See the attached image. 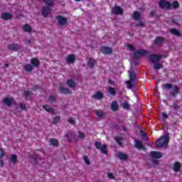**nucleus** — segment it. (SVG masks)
Instances as JSON below:
<instances>
[{"label": "nucleus", "instance_id": "9", "mask_svg": "<svg viewBox=\"0 0 182 182\" xmlns=\"http://www.w3.org/2000/svg\"><path fill=\"white\" fill-rule=\"evenodd\" d=\"M147 54V51L144 50H137L134 53V55L136 58H141V56H145V55Z\"/></svg>", "mask_w": 182, "mask_h": 182}, {"label": "nucleus", "instance_id": "51", "mask_svg": "<svg viewBox=\"0 0 182 182\" xmlns=\"http://www.w3.org/2000/svg\"><path fill=\"white\" fill-rule=\"evenodd\" d=\"M24 95H25L26 97H28V96H29L31 95V92L29 91H26L24 92Z\"/></svg>", "mask_w": 182, "mask_h": 182}, {"label": "nucleus", "instance_id": "3", "mask_svg": "<svg viewBox=\"0 0 182 182\" xmlns=\"http://www.w3.org/2000/svg\"><path fill=\"white\" fill-rule=\"evenodd\" d=\"M164 90H170L171 89L172 95H176V93H178V87L171 85V84L165 83L161 85Z\"/></svg>", "mask_w": 182, "mask_h": 182}, {"label": "nucleus", "instance_id": "35", "mask_svg": "<svg viewBox=\"0 0 182 182\" xmlns=\"http://www.w3.org/2000/svg\"><path fill=\"white\" fill-rule=\"evenodd\" d=\"M154 68L156 70H159V69H161V68H163V65H161V63H155Z\"/></svg>", "mask_w": 182, "mask_h": 182}, {"label": "nucleus", "instance_id": "39", "mask_svg": "<svg viewBox=\"0 0 182 182\" xmlns=\"http://www.w3.org/2000/svg\"><path fill=\"white\" fill-rule=\"evenodd\" d=\"M44 1L49 6H53V0H44Z\"/></svg>", "mask_w": 182, "mask_h": 182}, {"label": "nucleus", "instance_id": "16", "mask_svg": "<svg viewBox=\"0 0 182 182\" xmlns=\"http://www.w3.org/2000/svg\"><path fill=\"white\" fill-rule=\"evenodd\" d=\"M60 93H63V95H70L72 94V92L68 90V88L60 87Z\"/></svg>", "mask_w": 182, "mask_h": 182}, {"label": "nucleus", "instance_id": "30", "mask_svg": "<svg viewBox=\"0 0 182 182\" xmlns=\"http://www.w3.org/2000/svg\"><path fill=\"white\" fill-rule=\"evenodd\" d=\"M23 68L26 72H32L33 70V66L31 65L30 64H27L24 65Z\"/></svg>", "mask_w": 182, "mask_h": 182}, {"label": "nucleus", "instance_id": "53", "mask_svg": "<svg viewBox=\"0 0 182 182\" xmlns=\"http://www.w3.org/2000/svg\"><path fill=\"white\" fill-rule=\"evenodd\" d=\"M151 16H154V11H151Z\"/></svg>", "mask_w": 182, "mask_h": 182}, {"label": "nucleus", "instance_id": "18", "mask_svg": "<svg viewBox=\"0 0 182 182\" xmlns=\"http://www.w3.org/2000/svg\"><path fill=\"white\" fill-rule=\"evenodd\" d=\"M151 156L153 159H161L163 155L159 151H152L151 152Z\"/></svg>", "mask_w": 182, "mask_h": 182}, {"label": "nucleus", "instance_id": "52", "mask_svg": "<svg viewBox=\"0 0 182 182\" xmlns=\"http://www.w3.org/2000/svg\"><path fill=\"white\" fill-rule=\"evenodd\" d=\"M0 166L2 167L4 166V162L2 161H0Z\"/></svg>", "mask_w": 182, "mask_h": 182}, {"label": "nucleus", "instance_id": "40", "mask_svg": "<svg viewBox=\"0 0 182 182\" xmlns=\"http://www.w3.org/2000/svg\"><path fill=\"white\" fill-rule=\"evenodd\" d=\"M122 107L124 109H129L130 108V105L127 103V102H122Z\"/></svg>", "mask_w": 182, "mask_h": 182}, {"label": "nucleus", "instance_id": "17", "mask_svg": "<svg viewBox=\"0 0 182 182\" xmlns=\"http://www.w3.org/2000/svg\"><path fill=\"white\" fill-rule=\"evenodd\" d=\"M101 52L107 55H110V53L112 52V50L109 47H102Z\"/></svg>", "mask_w": 182, "mask_h": 182}, {"label": "nucleus", "instance_id": "49", "mask_svg": "<svg viewBox=\"0 0 182 182\" xmlns=\"http://www.w3.org/2000/svg\"><path fill=\"white\" fill-rule=\"evenodd\" d=\"M20 108L21 109V110H26V107L23 104L20 105Z\"/></svg>", "mask_w": 182, "mask_h": 182}, {"label": "nucleus", "instance_id": "27", "mask_svg": "<svg viewBox=\"0 0 182 182\" xmlns=\"http://www.w3.org/2000/svg\"><path fill=\"white\" fill-rule=\"evenodd\" d=\"M43 108L46 109V112H48V113H51L53 114L55 113V111L52 109V107L48 106V105H44L43 106Z\"/></svg>", "mask_w": 182, "mask_h": 182}, {"label": "nucleus", "instance_id": "42", "mask_svg": "<svg viewBox=\"0 0 182 182\" xmlns=\"http://www.w3.org/2000/svg\"><path fill=\"white\" fill-rule=\"evenodd\" d=\"M59 120H60V117L56 116V117L53 119V123H54L55 124H56L57 123H59Z\"/></svg>", "mask_w": 182, "mask_h": 182}, {"label": "nucleus", "instance_id": "20", "mask_svg": "<svg viewBox=\"0 0 182 182\" xmlns=\"http://www.w3.org/2000/svg\"><path fill=\"white\" fill-rule=\"evenodd\" d=\"M31 63L33 68H38V66H39V60L37 58H33L31 60Z\"/></svg>", "mask_w": 182, "mask_h": 182}, {"label": "nucleus", "instance_id": "11", "mask_svg": "<svg viewBox=\"0 0 182 182\" xmlns=\"http://www.w3.org/2000/svg\"><path fill=\"white\" fill-rule=\"evenodd\" d=\"M3 103L6 106H11L14 103V98L12 97H6L3 99Z\"/></svg>", "mask_w": 182, "mask_h": 182}, {"label": "nucleus", "instance_id": "56", "mask_svg": "<svg viewBox=\"0 0 182 182\" xmlns=\"http://www.w3.org/2000/svg\"><path fill=\"white\" fill-rule=\"evenodd\" d=\"M66 136H67V137H68V135H66Z\"/></svg>", "mask_w": 182, "mask_h": 182}, {"label": "nucleus", "instance_id": "10", "mask_svg": "<svg viewBox=\"0 0 182 182\" xmlns=\"http://www.w3.org/2000/svg\"><path fill=\"white\" fill-rule=\"evenodd\" d=\"M67 63H74L75 60H76V57L73 54H70L65 58Z\"/></svg>", "mask_w": 182, "mask_h": 182}, {"label": "nucleus", "instance_id": "8", "mask_svg": "<svg viewBox=\"0 0 182 182\" xmlns=\"http://www.w3.org/2000/svg\"><path fill=\"white\" fill-rule=\"evenodd\" d=\"M56 19L59 23V25H66V23L68 22V20L66 18L62 16H58L56 17Z\"/></svg>", "mask_w": 182, "mask_h": 182}, {"label": "nucleus", "instance_id": "37", "mask_svg": "<svg viewBox=\"0 0 182 182\" xmlns=\"http://www.w3.org/2000/svg\"><path fill=\"white\" fill-rule=\"evenodd\" d=\"M164 39L161 37H158L156 40H155V43H156V45H160V43H161V42H163Z\"/></svg>", "mask_w": 182, "mask_h": 182}, {"label": "nucleus", "instance_id": "15", "mask_svg": "<svg viewBox=\"0 0 182 182\" xmlns=\"http://www.w3.org/2000/svg\"><path fill=\"white\" fill-rule=\"evenodd\" d=\"M1 19L4 21H8L9 19H12V14L9 13H3L1 16Z\"/></svg>", "mask_w": 182, "mask_h": 182}, {"label": "nucleus", "instance_id": "2", "mask_svg": "<svg viewBox=\"0 0 182 182\" xmlns=\"http://www.w3.org/2000/svg\"><path fill=\"white\" fill-rule=\"evenodd\" d=\"M168 134H166L162 136L159 139L156 141V146L158 147H166L168 144Z\"/></svg>", "mask_w": 182, "mask_h": 182}, {"label": "nucleus", "instance_id": "36", "mask_svg": "<svg viewBox=\"0 0 182 182\" xmlns=\"http://www.w3.org/2000/svg\"><path fill=\"white\" fill-rule=\"evenodd\" d=\"M122 141H123V138L120 136H116L115 137V141L119 144V146H122Z\"/></svg>", "mask_w": 182, "mask_h": 182}, {"label": "nucleus", "instance_id": "22", "mask_svg": "<svg viewBox=\"0 0 182 182\" xmlns=\"http://www.w3.org/2000/svg\"><path fill=\"white\" fill-rule=\"evenodd\" d=\"M95 116L97 117V119H102L103 116H105V112L103 111L97 110L95 112Z\"/></svg>", "mask_w": 182, "mask_h": 182}, {"label": "nucleus", "instance_id": "7", "mask_svg": "<svg viewBox=\"0 0 182 182\" xmlns=\"http://www.w3.org/2000/svg\"><path fill=\"white\" fill-rule=\"evenodd\" d=\"M9 50H12L13 52H16V50H19L21 49V46L18 44L12 43L8 46Z\"/></svg>", "mask_w": 182, "mask_h": 182}, {"label": "nucleus", "instance_id": "1", "mask_svg": "<svg viewBox=\"0 0 182 182\" xmlns=\"http://www.w3.org/2000/svg\"><path fill=\"white\" fill-rule=\"evenodd\" d=\"M128 73L129 76V80L127 81V87H128V89H132V87H133V85H134V79H136V73L133 70H129Z\"/></svg>", "mask_w": 182, "mask_h": 182}, {"label": "nucleus", "instance_id": "21", "mask_svg": "<svg viewBox=\"0 0 182 182\" xmlns=\"http://www.w3.org/2000/svg\"><path fill=\"white\" fill-rule=\"evenodd\" d=\"M23 31L24 32H28V33H30V32H32V27H31V26H29V24H25L23 26Z\"/></svg>", "mask_w": 182, "mask_h": 182}, {"label": "nucleus", "instance_id": "55", "mask_svg": "<svg viewBox=\"0 0 182 182\" xmlns=\"http://www.w3.org/2000/svg\"><path fill=\"white\" fill-rule=\"evenodd\" d=\"M75 1H77V2H79V1H82V0H75Z\"/></svg>", "mask_w": 182, "mask_h": 182}, {"label": "nucleus", "instance_id": "32", "mask_svg": "<svg viewBox=\"0 0 182 182\" xmlns=\"http://www.w3.org/2000/svg\"><path fill=\"white\" fill-rule=\"evenodd\" d=\"M140 16H141L140 13H139L138 11L134 12L133 18H134V19H135V21L140 19Z\"/></svg>", "mask_w": 182, "mask_h": 182}, {"label": "nucleus", "instance_id": "13", "mask_svg": "<svg viewBox=\"0 0 182 182\" xmlns=\"http://www.w3.org/2000/svg\"><path fill=\"white\" fill-rule=\"evenodd\" d=\"M112 14H115L116 15H122L123 14V10L119 6H115L112 11Z\"/></svg>", "mask_w": 182, "mask_h": 182}, {"label": "nucleus", "instance_id": "41", "mask_svg": "<svg viewBox=\"0 0 182 182\" xmlns=\"http://www.w3.org/2000/svg\"><path fill=\"white\" fill-rule=\"evenodd\" d=\"M127 49H128V50H134V49H136V48L134 47V46H133L132 44H128Z\"/></svg>", "mask_w": 182, "mask_h": 182}, {"label": "nucleus", "instance_id": "5", "mask_svg": "<svg viewBox=\"0 0 182 182\" xmlns=\"http://www.w3.org/2000/svg\"><path fill=\"white\" fill-rule=\"evenodd\" d=\"M159 5L162 9H170L171 8V4L167 0H161Z\"/></svg>", "mask_w": 182, "mask_h": 182}, {"label": "nucleus", "instance_id": "26", "mask_svg": "<svg viewBox=\"0 0 182 182\" xmlns=\"http://www.w3.org/2000/svg\"><path fill=\"white\" fill-rule=\"evenodd\" d=\"M170 32L172 35H174L175 36H181L180 31H178V30H177L176 28L171 29Z\"/></svg>", "mask_w": 182, "mask_h": 182}, {"label": "nucleus", "instance_id": "29", "mask_svg": "<svg viewBox=\"0 0 182 182\" xmlns=\"http://www.w3.org/2000/svg\"><path fill=\"white\" fill-rule=\"evenodd\" d=\"M95 64H96V60H95L94 59H89L87 61V65L89 68H93V66H95Z\"/></svg>", "mask_w": 182, "mask_h": 182}, {"label": "nucleus", "instance_id": "31", "mask_svg": "<svg viewBox=\"0 0 182 182\" xmlns=\"http://www.w3.org/2000/svg\"><path fill=\"white\" fill-rule=\"evenodd\" d=\"M118 157L119 160H127V156L122 152L118 154Z\"/></svg>", "mask_w": 182, "mask_h": 182}, {"label": "nucleus", "instance_id": "47", "mask_svg": "<svg viewBox=\"0 0 182 182\" xmlns=\"http://www.w3.org/2000/svg\"><path fill=\"white\" fill-rule=\"evenodd\" d=\"M136 26H144V22H143V21H139V22L136 23Z\"/></svg>", "mask_w": 182, "mask_h": 182}, {"label": "nucleus", "instance_id": "45", "mask_svg": "<svg viewBox=\"0 0 182 182\" xmlns=\"http://www.w3.org/2000/svg\"><path fill=\"white\" fill-rule=\"evenodd\" d=\"M4 156H5V153L4 152V150L2 149V148H0V159H2Z\"/></svg>", "mask_w": 182, "mask_h": 182}, {"label": "nucleus", "instance_id": "54", "mask_svg": "<svg viewBox=\"0 0 182 182\" xmlns=\"http://www.w3.org/2000/svg\"><path fill=\"white\" fill-rule=\"evenodd\" d=\"M50 102H52V97H50Z\"/></svg>", "mask_w": 182, "mask_h": 182}, {"label": "nucleus", "instance_id": "46", "mask_svg": "<svg viewBox=\"0 0 182 182\" xmlns=\"http://www.w3.org/2000/svg\"><path fill=\"white\" fill-rule=\"evenodd\" d=\"M68 122L70 123V124H75V119L70 117L68 119Z\"/></svg>", "mask_w": 182, "mask_h": 182}, {"label": "nucleus", "instance_id": "28", "mask_svg": "<svg viewBox=\"0 0 182 182\" xmlns=\"http://www.w3.org/2000/svg\"><path fill=\"white\" fill-rule=\"evenodd\" d=\"M111 109L112 110L116 111L119 109V105H117V102L116 101H114L111 104Z\"/></svg>", "mask_w": 182, "mask_h": 182}, {"label": "nucleus", "instance_id": "14", "mask_svg": "<svg viewBox=\"0 0 182 182\" xmlns=\"http://www.w3.org/2000/svg\"><path fill=\"white\" fill-rule=\"evenodd\" d=\"M66 84L69 87H71V89H75L76 87V82L72 79L68 80Z\"/></svg>", "mask_w": 182, "mask_h": 182}, {"label": "nucleus", "instance_id": "25", "mask_svg": "<svg viewBox=\"0 0 182 182\" xmlns=\"http://www.w3.org/2000/svg\"><path fill=\"white\" fill-rule=\"evenodd\" d=\"M9 161L13 164H15V163L18 161V156H16V155H11L9 158Z\"/></svg>", "mask_w": 182, "mask_h": 182}, {"label": "nucleus", "instance_id": "23", "mask_svg": "<svg viewBox=\"0 0 182 182\" xmlns=\"http://www.w3.org/2000/svg\"><path fill=\"white\" fill-rule=\"evenodd\" d=\"M180 168H181V165L180 164V163L175 162L173 164V171H175V172L178 171V170H180Z\"/></svg>", "mask_w": 182, "mask_h": 182}, {"label": "nucleus", "instance_id": "12", "mask_svg": "<svg viewBox=\"0 0 182 182\" xmlns=\"http://www.w3.org/2000/svg\"><path fill=\"white\" fill-rule=\"evenodd\" d=\"M92 99H95V100H100L103 99V92H97L94 95H92Z\"/></svg>", "mask_w": 182, "mask_h": 182}, {"label": "nucleus", "instance_id": "38", "mask_svg": "<svg viewBox=\"0 0 182 182\" xmlns=\"http://www.w3.org/2000/svg\"><path fill=\"white\" fill-rule=\"evenodd\" d=\"M84 161L87 166H90V161L89 160V157H87V156H84Z\"/></svg>", "mask_w": 182, "mask_h": 182}, {"label": "nucleus", "instance_id": "44", "mask_svg": "<svg viewBox=\"0 0 182 182\" xmlns=\"http://www.w3.org/2000/svg\"><path fill=\"white\" fill-rule=\"evenodd\" d=\"M78 137L80 139H85V134L82 132H78Z\"/></svg>", "mask_w": 182, "mask_h": 182}, {"label": "nucleus", "instance_id": "6", "mask_svg": "<svg viewBox=\"0 0 182 182\" xmlns=\"http://www.w3.org/2000/svg\"><path fill=\"white\" fill-rule=\"evenodd\" d=\"M161 58H163L161 54H152L150 55L149 59L154 63H157V62H159V60H161Z\"/></svg>", "mask_w": 182, "mask_h": 182}, {"label": "nucleus", "instance_id": "48", "mask_svg": "<svg viewBox=\"0 0 182 182\" xmlns=\"http://www.w3.org/2000/svg\"><path fill=\"white\" fill-rule=\"evenodd\" d=\"M108 177H109V178H111V180H113V178H114V175L112 173H109Z\"/></svg>", "mask_w": 182, "mask_h": 182}, {"label": "nucleus", "instance_id": "24", "mask_svg": "<svg viewBox=\"0 0 182 182\" xmlns=\"http://www.w3.org/2000/svg\"><path fill=\"white\" fill-rule=\"evenodd\" d=\"M42 14L43 16H46L47 15H49V14H50V9H49V7H45L43 9Z\"/></svg>", "mask_w": 182, "mask_h": 182}, {"label": "nucleus", "instance_id": "33", "mask_svg": "<svg viewBox=\"0 0 182 182\" xmlns=\"http://www.w3.org/2000/svg\"><path fill=\"white\" fill-rule=\"evenodd\" d=\"M135 146L136 149H143V144L140 141H135Z\"/></svg>", "mask_w": 182, "mask_h": 182}, {"label": "nucleus", "instance_id": "4", "mask_svg": "<svg viewBox=\"0 0 182 182\" xmlns=\"http://www.w3.org/2000/svg\"><path fill=\"white\" fill-rule=\"evenodd\" d=\"M95 147L100 150L102 154H107V146L106 144L102 145L100 142H95Z\"/></svg>", "mask_w": 182, "mask_h": 182}, {"label": "nucleus", "instance_id": "43", "mask_svg": "<svg viewBox=\"0 0 182 182\" xmlns=\"http://www.w3.org/2000/svg\"><path fill=\"white\" fill-rule=\"evenodd\" d=\"M172 6H173V8H174L175 9H177V8H178V6H179L178 2H177V1H173V2L172 3Z\"/></svg>", "mask_w": 182, "mask_h": 182}, {"label": "nucleus", "instance_id": "34", "mask_svg": "<svg viewBox=\"0 0 182 182\" xmlns=\"http://www.w3.org/2000/svg\"><path fill=\"white\" fill-rule=\"evenodd\" d=\"M107 91L110 95H116V90L112 87H109Z\"/></svg>", "mask_w": 182, "mask_h": 182}, {"label": "nucleus", "instance_id": "50", "mask_svg": "<svg viewBox=\"0 0 182 182\" xmlns=\"http://www.w3.org/2000/svg\"><path fill=\"white\" fill-rule=\"evenodd\" d=\"M162 117H164V119H167V117H168V115H167L166 112H164L162 113Z\"/></svg>", "mask_w": 182, "mask_h": 182}, {"label": "nucleus", "instance_id": "19", "mask_svg": "<svg viewBox=\"0 0 182 182\" xmlns=\"http://www.w3.org/2000/svg\"><path fill=\"white\" fill-rule=\"evenodd\" d=\"M49 143L50 146H54V147H58V146H59V141H58L56 139H50L49 140Z\"/></svg>", "mask_w": 182, "mask_h": 182}]
</instances>
